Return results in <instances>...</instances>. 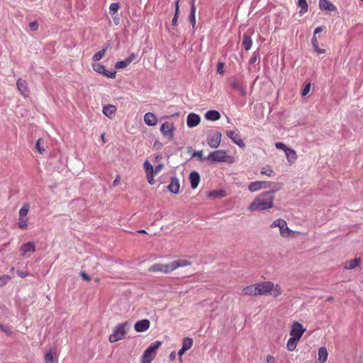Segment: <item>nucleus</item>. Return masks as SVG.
<instances>
[{
	"mask_svg": "<svg viewBox=\"0 0 363 363\" xmlns=\"http://www.w3.org/2000/svg\"><path fill=\"white\" fill-rule=\"evenodd\" d=\"M221 136V133L218 131L211 133L207 140L208 145L211 147L217 148L220 145Z\"/></svg>",
	"mask_w": 363,
	"mask_h": 363,
	"instance_id": "obj_10",
	"label": "nucleus"
},
{
	"mask_svg": "<svg viewBox=\"0 0 363 363\" xmlns=\"http://www.w3.org/2000/svg\"><path fill=\"white\" fill-rule=\"evenodd\" d=\"M261 174L267 175L268 177H272L274 176V172L271 167L267 166L262 168Z\"/></svg>",
	"mask_w": 363,
	"mask_h": 363,
	"instance_id": "obj_37",
	"label": "nucleus"
},
{
	"mask_svg": "<svg viewBox=\"0 0 363 363\" xmlns=\"http://www.w3.org/2000/svg\"><path fill=\"white\" fill-rule=\"evenodd\" d=\"M230 86L233 89H236V90H238L240 86L239 82L236 79H233L230 82Z\"/></svg>",
	"mask_w": 363,
	"mask_h": 363,
	"instance_id": "obj_50",
	"label": "nucleus"
},
{
	"mask_svg": "<svg viewBox=\"0 0 363 363\" xmlns=\"http://www.w3.org/2000/svg\"><path fill=\"white\" fill-rule=\"evenodd\" d=\"M11 279V277L9 275L0 276V286L6 285Z\"/></svg>",
	"mask_w": 363,
	"mask_h": 363,
	"instance_id": "obj_40",
	"label": "nucleus"
},
{
	"mask_svg": "<svg viewBox=\"0 0 363 363\" xmlns=\"http://www.w3.org/2000/svg\"><path fill=\"white\" fill-rule=\"evenodd\" d=\"M258 296L271 294L278 297L281 294V288L279 284L274 285L272 281H262L256 283Z\"/></svg>",
	"mask_w": 363,
	"mask_h": 363,
	"instance_id": "obj_2",
	"label": "nucleus"
},
{
	"mask_svg": "<svg viewBox=\"0 0 363 363\" xmlns=\"http://www.w3.org/2000/svg\"><path fill=\"white\" fill-rule=\"evenodd\" d=\"M361 263V258L356 257L354 259L347 261L345 264L344 268L346 269H353L358 267Z\"/></svg>",
	"mask_w": 363,
	"mask_h": 363,
	"instance_id": "obj_26",
	"label": "nucleus"
},
{
	"mask_svg": "<svg viewBox=\"0 0 363 363\" xmlns=\"http://www.w3.org/2000/svg\"><path fill=\"white\" fill-rule=\"evenodd\" d=\"M27 218H20L18 222V227L21 230H26L28 228Z\"/></svg>",
	"mask_w": 363,
	"mask_h": 363,
	"instance_id": "obj_39",
	"label": "nucleus"
},
{
	"mask_svg": "<svg viewBox=\"0 0 363 363\" xmlns=\"http://www.w3.org/2000/svg\"><path fill=\"white\" fill-rule=\"evenodd\" d=\"M272 182L265 181H256L249 184L248 189L251 192L258 191L262 189H269L271 187Z\"/></svg>",
	"mask_w": 363,
	"mask_h": 363,
	"instance_id": "obj_9",
	"label": "nucleus"
},
{
	"mask_svg": "<svg viewBox=\"0 0 363 363\" xmlns=\"http://www.w3.org/2000/svg\"><path fill=\"white\" fill-rule=\"evenodd\" d=\"M169 357L172 360L174 359H175V352H172L170 355H169Z\"/></svg>",
	"mask_w": 363,
	"mask_h": 363,
	"instance_id": "obj_64",
	"label": "nucleus"
},
{
	"mask_svg": "<svg viewBox=\"0 0 363 363\" xmlns=\"http://www.w3.org/2000/svg\"><path fill=\"white\" fill-rule=\"evenodd\" d=\"M174 124L172 122L164 123L160 128V131L164 137L172 140L174 137Z\"/></svg>",
	"mask_w": 363,
	"mask_h": 363,
	"instance_id": "obj_11",
	"label": "nucleus"
},
{
	"mask_svg": "<svg viewBox=\"0 0 363 363\" xmlns=\"http://www.w3.org/2000/svg\"><path fill=\"white\" fill-rule=\"evenodd\" d=\"M267 363H276V359L274 356L268 354L266 357Z\"/></svg>",
	"mask_w": 363,
	"mask_h": 363,
	"instance_id": "obj_51",
	"label": "nucleus"
},
{
	"mask_svg": "<svg viewBox=\"0 0 363 363\" xmlns=\"http://www.w3.org/2000/svg\"><path fill=\"white\" fill-rule=\"evenodd\" d=\"M17 274L20 277H22V278L27 277V273L22 272V271H18Z\"/></svg>",
	"mask_w": 363,
	"mask_h": 363,
	"instance_id": "obj_59",
	"label": "nucleus"
},
{
	"mask_svg": "<svg viewBox=\"0 0 363 363\" xmlns=\"http://www.w3.org/2000/svg\"><path fill=\"white\" fill-rule=\"evenodd\" d=\"M193 339L191 337H185L182 341V348L185 349L186 351L189 350L193 345Z\"/></svg>",
	"mask_w": 363,
	"mask_h": 363,
	"instance_id": "obj_36",
	"label": "nucleus"
},
{
	"mask_svg": "<svg viewBox=\"0 0 363 363\" xmlns=\"http://www.w3.org/2000/svg\"><path fill=\"white\" fill-rule=\"evenodd\" d=\"M226 135L228 138H230L232 141L238 145L240 147H244L245 146L244 142L240 137V134L238 131L235 130H228L226 132Z\"/></svg>",
	"mask_w": 363,
	"mask_h": 363,
	"instance_id": "obj_12",
	"label": "nucleus"
},
{
	"mask_svg": "<svg viewBox=\"0 0 363 363\" xmlns=\"http://www.w3.org/2000/svg\"><path fill=\"white\" fill-rule=\"evenodd\" d=\"M283 221H284V219H281V218H278L277 220H275L271 225V228H274V227H279L281 225V224H283Z\"/></svg>",
	"mask_w": 363,
	"mask_h": 363,
	"instance_id": "obj_45",
	"label": "nucleus"
},
{
	"mask_svg": "<svg viewBox=\"0 0 363 363\" xmlns=\"http://www.w3.org/2000/svg\"><path fill=\"white\" fill-rule=\"evenodd\" d=\"M287 161L290 164H294L297 160V155L294 150L289 148L285 152Z\"/></svg>",
	"mask_w": 363,
	"mask_h": 363,
	"instance_id": "obj_28",
	"label": "nucleus"
},
{
	"mask_svg": "<svg viewBox=\"0 0 363 363\" xmlns=\"http://www.w3.org/2000/svg\"><path fill=\"white\" fill-rule=\"evenodd\" d=\"M298 340L290 337L286 343V348L289 351L292 352L296 350Z\"/></svg>",
	"mask_w": 363,
	"mask_h": 363,
	"instance_id": "obj_32",
	"label": "nucleus"
},
{
	"mask_svg": "<svg viewBox=\"0 0 363 363\" xmlns=\"http://www.w3.org/2000/svg\"><path fill=\"white\" fill-rule=\"evenodd\" d=\"M106 50H107V48H105L102 50H101L100 51L97 52L96 53H95L92 57V60L95 62H98L101 59H102L106 53Z\"/></svg>",
	"mask_w": 363,
	"mask_h": 363,
	"instance_id": "obj_35",
	"label": "nucleus"
},
{
	"mask_svg": "<svg viewBox=\"0 0 363 363\" xmlns=\"http://www.w3.org/2000/svg\"><path fill=\"white\" fill-rule=\"evenodd\" d=\"M180 0H177L176 1V4H175V13H174V16L176 17H179V2Z\"/></svg>",
	"mask_w": 363,
	"mask_h": 363,
	"instance_id": "obj_53",
	"label": "nucleus"
},
{
	"mask_svg": "<svg viewBox=\"0 0 363 363\" xmlns=\"http://www.w3.org/2000/svg\"><path fill=\"white\" fill-rule=\"evenodd\" d=\"M17 89L22 96L27 97L29 94V89L26 80L18 79L16 82Z\"/></svg>",
	"mask_w": 363,
	"mask_h": 363,
	"instance_id": "obj_14",
	"label": "nucleus"
},
{
	"mask_svg": "<svg viewBox=\"0 0 363 363\" xmlns=\"http://www.w3.org/2000/svg\"><path fill=\"white\" fill-rule=\"evenodd\" d=\"M43 143V139L40 138V139L38 140V141H37V143L35 144V147L37 148V150H38V152L40 153H42L44 151V149L40 147V145Z\"/></svg>",
	"mask_w": 363,
	"mask_h": 363,
	"instance_id": "obj_46",
	"label": "nucleus"
},
{
	"mask_svg": "<svg viewBox=\"0 0 363 363\" xmlns=\"http://www.w3.org/2000/svg\"><path fill=\"white\" fill-rule=\"evenodd\" d=\"M275 191H264L256 196L249 205L248 211L250 212L263 211L272 208L274 202L273 194Z\"/></svg>",
	"mask_w": 363,
	"mask_h": 363,
	"instance_id": "obj_1",
	"label": "nucleus"
},
{
	"mask_svg": "<svg viewBox=\"0 0 363 363\" xmlns=\"http://www.w3.org/2000/svg\"><path fill=\"white\" fill-rule=\"evenodd\" d=\"M0 329H1L3 332H4V333H7V334H10V333H11V331H10V330L6 328V327H5V326H4V325H0Z\"/></svg>",
	"mask_w": 363,
	"mask_h": 363,
	"instance_id": "obj_56",
	"label": "nucleus"
},
{
	"mask_svg": "<svg viewBox=\"0 0 363 363\" xmlns=\"http://www.w3.org/2000/svg\"><path fill=\"white\" fill-rule=\"evenodd\" d=\"M244 296H258L256 284L248 285L242 289Z\"/></svg>",
	"mask_w": 363,
	"mask_h": 363,
	"instance_id": "obj_20",
	"label": "nucleus"
},
{
	"mask_svg": "<svg viewBox=\"0 0 363 363\" xmlns=\"http://www.w3.org/2000/svg\"><path fill=\"white\" fill-rule=\"evenodd\" d=\"M92 68L95 72L99 74H103L106 69L105 67L100 63L93 64Z\"/></svg>",
	"mask_w": 363,
	"mask_h": 363,
	"instance_id": "obj_38",
	"label": "nucleus"
},
{
	"mask_svg": "<svg viewBox=\"0 0 363 363\" xmlns=\"http://www.w3.org/2000/svg\"><path fill=\"white\" fill-rule=\"evenodd\" d=\"M103 74L105 75L108 78L114 79L116 77V72L115 71H106L105 69Z\"/></svg>",
	"mask_w": 363,
	"mask_h": 363,
	"instance_id": "obj_44",
	"label": "nucleus"
},
{
	"mask_svg": "<svg viewBox=\"0 0 363 363\" xmlns=\"http://www.w3.org/2000/svg\"><path fill=\"white\" fill-rule=\"evenodd\" d=\"M205 117L207 120L215 121L220 118V115L218 111L211 110L206 113Z\"/></svg>",
	"mask_w": 363,
	"mask_h": 363,
	"instance_id": "obj_30",
	"label": "nucleus"
},
{
	"mask_svg": "<svg viewBox=\"0 0 363 363\" xmlns=\"http://www.w3.org/2000/svg\"><path fill=\"white\" fill-rule=\"evenodd\" d=\"M200 121L201 118L196 113H191L187 116L186 123L189 128H193L198 125Z\"/></svg>",
	"mask_w": 363,
	"mask_h": 363,
	"instance_id": "obj_17",
	"label": "nucleus"
},
{
	"mask_svg": "<svg viewBox=\"0 0 363 363\" xmlns=\"http://www.w3.org/2000/svg\"><path fill=\"white\" fill-rule=\"evenodd\" d=\"M318 54H323V53H325L326 50L325 49H321V48H317L314 50Z\"/></svg>",
	"mask_w": 363,
	"mask_h": 363,
	"instance_id": "obj_58",
	"label": "nucleus"
},
{
	"mask_svg": "<svg viewBox=\"0 0 363 363\" xmlns=\"http://www.w3.org/2000/svg\"><path fill=\"white\" fill-rule=\"evenodd\" d=\"M319 8L328 11H335L337 7L329 0H319Z\"/></svg>",
	"mask_w": 363,
	"mask_h": 363,
	"instance_id": "obj_18",
	"label": "nucleus"
},
{
	"mask_svg": "<svg viewBox=\"0 0 363 363\" xmlns=\"http://www.w3.org/2000/svg\"><path fill=\"white\" fill-rule=\"evenodd\" d=\"M323 30V28L322 27H317L315 30H314V35L315 36L316 34L320 33L321 31Z\"/></svg>",
	"mask_w": 363,
	"mask_h": 363,
	"instance_id": "obj_61",
	"label": "nucleus"
},
{
	"mask_svg": "<svg viewBox=\"0 0 363 363\" xmlns=\"http://www.w3.org/2000/svg\"><path fill=\"white\" fill-rule=\"evenodd\" d=\"M306 331V328L298 322H294L290 330V336L297 340H300Z\"/></svg>",
	"mask_w": 363,
	"mask_h": 363,
	"instance_id": "obj_8",
	"label": "nucleus"
},
{
	"mask_svg": "<svg viewBox=\"0 0 363 363\" xmlns=\"http://www.w3.org/2000/svg\"><path fill=\"white\" fill-rule=\"evenodd\" d=\"M30 30L32 31L37 30L38 28V24L36 21L30 22L29 23Z\"/></svg>",
	"mask_w": 363,
	"mask_h": 363,
	"instance_id": "obj_49",
	"label": "nucleus"
},
{
	"mask_svg": "<svg viewBox=\"0 0 363 363\" xmlns=\"http://www.w3.org/2000/svg\"><path fill=\"white\" fill-rule=\"evenodd\" d=\"M328 353L325 347H321L318 350V361L319 363H325L327 361Z\"/></svg>",
	"mask_w": 363,
	"mask_h": 363,
	"instance_id": "obj_29",
	"label": "nucleus"
},
{
	"mask_svg": "<svg viewBox=\"0 0 363 363\" xmlns=\"http://www.w3.org/2000/svg\"><path fill=\"white\" fill-rule=\"evenodd\" d=\"M143 167L148 183L153 185L155 183L154 176L157 175L162 170L164 165L160 164L154 168L148 160H145L143 163Z\"/></svg>",
	"mask_w": 363,
	"mask_h": 363,
	"instance_id": "obj_4",
	"label": "nucleus"
},
{
	"mask_svg": "<svg viewBox=\"0 0 363 363\" xmlns=\"http://www.w3.org/2000/svg\"><path fill=\"white\" fill-rule=\"evenodd\" d=\"M30 209L29 203H24L18 211V216L20 218H26V216Z\"/></svg>",
	"mask_w": 363,
	"mask_h": 363,
	"instance_id": "obj_33",
	"label": "nucleus"
},
{
	"mask_svg": "<svg viewBox=\"0 0 363 363\" xmlns=\"http://www.w3.org/2000/svg\"><path fill=\"white\" fill-rule=\"evenodd\" d=\"M195 1L196 0H191V13H190V16H189V21H190V23H191L193 28L195 26V24H196Z\"/></svg>",
	"mask_w": 363,
	"mask_h": 363,
	"instance_id": "obj_31",
	"label": "nucleus"
},
{
	"mask_svg": "<svg viewBox=\"0 0 363 363\" xmlns=\"http://www.w3.org/2000/svg\"><path fill=\"white\" fill-rule=\"evenodd\" d=\"M21 251L23 256H26L28 252H34L35 251V245L33 242H28L21 247Z\"/></svg>",
	"mask_w": 363,
	"mask_h": 363,
	"instance_id": "obj_21",
	"label": "nucleus"
},
{
	"mask_svg": "<svg viewBox=\"0 0 363 363\" xmlns=\"http://www.w3.org/2000/svg\"><path fill=\"white\" fill-rule=\"evenodd\" d=\"M251 33H252L247 30L243 34L242 45L246 51L250 50L252 46Z\"/></svg>",
	"mask_w": 363,
	"mask_h": 363,
	"instance_id": "obj_19",
	"label": "nucleus"
},
{
	"mask_svg": "<svg viewBox=\"0 0 363 363\" xmlns=\"http://www.w3.org/2000/svg\"><path fill=\"white\" fill-rule=\"evenodd\" d=\"M311 43H312V45H313V48L314 50L315 48H318V40H317L316 36H315V35L313 36L312 40H311Z\"/></svg>",
	"mask_w": 363,
	"mask_h": 363,
	"instance_id": "obj_52",
	"label": "nucleus"
},
{
	"mask_svg": "<svg viewBox=\"0 0 363 363\" xmlns=\"http://www.w3.org/2000/svg\"><path fill=\"white\" fill-rule=\"evenodd\" d=\"M225 63L223 62H218L217 65V72L220 74L224 72Z\"/></svg>",
	"mask_w": 363,
	"mask_h": 363,
	"instance_id": "obj_43",
	"label": "nucleus"
},
{
	"mask_svg": "<svg viewBox=\"0 0 363 363\" xmlns=\"http://www.w3.org/2000/svg\"><path fill=\"white\" fill-rule=\"evenodd\" d=\"M189 180L192 189H196L200 182V175L197 172H192L189 174Z\"/></svg>",
	"mask_w": 363,
	"mask_h": 363,
	"instance_id": "obj_24",
	"label": "nucleus"
},
{
	"mask_svg": "<svg viewBox=\"0 0 363 363\" xmlns=\"http://www.w3.org/2000/svg\"><path fill=\"white\" fill-rule=\"evenodd\" d=\"M238 91H239L242 96L246 95V89L245 87L240 86Z\"/></svg>",
	"mask_w": 363,
	"mask_h": 363,
	"instance_id": "obj_57",
	"label": "nucleus"
},
{
	"mask_svg": "<svg viewBox=\"0 0 363 363\" xmlns=\"http://www.w3.org/2000/svg\"><path fill=\"white\" fill-rule=\"evenodd\" d=\"M208 160H210L212 162H226L228 164L235 162L234 157L231 155H227L226 152L221 150L211 152L208 156Z\"/></svg>",
	"mask_w": 363,
	"mask_h": 363,
	"instance_id": "obj_5",
	"label": "nucleus"
},
{
	"mask_svg": "<svg viewBox=\"0 0 363 363\" xmlns=\"http://www.w3.org/2000/svg\"><path fill=\"white\" fill-rule=\"evenodd\" d=\"M80 275L82 276V277L85 279L86 281H90L91 280V278L89 276H88L84 272H82L80 273Z\"/></svg>",
	"mask_w": 363,
	"mask_h": 363,
	"instance_id": "obj_55",
	"label": "nucleus"
},
{
	"mask_svg": "<svg viewBox=\"0 0 363 363\" xmlns=\"http://www.w3.org/2000/svg\"><path fill=\"white\" fill-rule=\"evenodd\" d=\"M116 111V107L113 105H106L103 108V113L109 118H112Z\"/></svg>",
	"mask_w": 363,
	"mask_h": 363,
	"instance_id": "obj_27",
	"label": "nucleus"
},
{
	"mask_svg": "<svg viewBox=\"0 0 363 363\" xmlns=\"http://www.w3.org/2000/svg\"><path fill=\"white\" fill-rule=\"evenodd\" d=\"M130 324L128 321H125L117 325L113 328V333L108 337L109 342L113 343L123 340L130 330Z\"/></svg>",
	"mask_w": 363,
	"mask_h": 363,
	"instance_id": "obj_3",
	"label": "nucleus"
},
{
	"mask_svg": "<svg viewBox=\"0 0 363 363\" xmlns=\"http://www.w3.org/2000/svg\"><path fill=\"white\" fill-rule=\"evenodd\" d=\"M311 84H310V83L307 84L304 86V88H303V91H302V95H303V96H306V95L309 93V91H310V90H311Z\"/></svg>",
	"mask_w": 363,
	"mask_h": 363,
	"instance_id": "obj_48",
	"label": "nucleus"
},
{
	"mask_svg": "<svg viewBox=\"0 0 363 363\" xmlns=\"http://www.w3.org/2000/svg\"><path fill=\"white\" fill-rule=\"evenodd\" d=\"M275 146L277 149L282 150L285 152H286V150L289 149L284 143H276Z\"/></svg>",
	"mask_w": 363,
	"mask_h": 363,
	"instance_id": "obj_47",
	"label": "nucleus"
},
{
	"mask_svg": "<svg viewBox=\"0 0 363 363\" xmlns=\"http://www.w3.org/2000/svg\"><path fill=\"white\" fill-rule=\"evenodd\" d=\"M202 155H203L202 151H199V152H195L194 154V156L199 157L201 158L202 157Z\"/></svg>",
	"mask_w": 363,
	"mask_h": 363,
	"instance_id": "obj_63",
	"label": "nucleus"
},
{
	"mask_svg": "<svg viewBox=\"0 0 363 363\" xmlns=\"http://www.w3.org/2000/svg\"><path fill=\"white\" fill-rule=\"evenodd\" d=\"M178 18L179 17H176L174 16L173 18H172V25L173 26H177V20H178Z\"/></svg>",
	"mask_w": 363,
	"mask_h": 363,
	"instance_id": "obj_60",
	"label": "nucleus"
},
{
	"mask_svg": "<svg viewBox=\"0 0 363 363\" xmlns=\"http://www.w3.org/2000/svg\"><path fill=\"white\" fill-rule=\"evenodd\" d=\"M119 8L120 6L118 3H112L109 6L110 12H113V13H115L118 12Z\"/></svg>",
	"mask_w": 363,
	"mask_h": 363,
	"instance_id": "obj_42",
	"label": "nucleus"
},
{
	"mask_svg": "<svg viewBox=\"0 0 363 363\" xmlns=\"http://www.w3.org/2000/svg\"><path fill=\"white\" fill-rule=\"evenodd\" d=\"M279 228L280 235L284 238L294 237V234L299 235L301 233L300 232H294L289 229L285 220H284L283 224H281Z\"/></svg>",
	"mask_w": 363,
	"mask_h": 363,
	"instance_id": "obj_13",
	"label": "nucleus"
},
{
	"mask_svg": "<svg viewBox=\"0 0 363 363\" xmlns=\"http://www.w3.org/2000/svg\"><path fill=\"white\" fill-rule=\"evenodd\" d=\"M191 264V262L184 259H180L177 260H174L172 262V266L173 271L176 270L179 267H184L187 266H190Z\"/></svg>",
	"mask_w": 363,
	"mask_h": 363,
	"instance_id": "obj_22",
	"label": "nucleus"
},
{
	"mask_svg": "<svg viewBox=\"0 0 363 363\" xmlns=\"http://www.w3.org/2000/svg\"><path fill=\"white\" fill-rule=\"evenodd\" d=\"M162 345L160 341L152 342L142 356V363H150L155 357L156 351Z\"/></svg>",
	"mask_w": 363,
	"mask_h": 363,
	"instance_id": "obj_6",
	"label": "nucleus"
},
{
	"mask_svg": "<svg viewBox=\"0 0 363 363\" xmlns=\"http://www.w3.org/2000/svg\"><path fill=\"white\" fill-rule=\"evenodd\" d=\"M137 55L135 53H131L127 58L123 61L117 62L115 65L116 69H123L127 67L135 58Z\"/></svg>",
	"mask_w": 363,
	"mask_h": 363,
	"instance_id": "obj_15",
	"label": "nucleus"
},
{
	"mask_svg": "<svg viewBox=\"0 0 363 363\" xmlns=\"http://www.w3.org/2000/svg\"><path fill=\"white\" fill-rule=\"evenodd\" d=\"M121 182V177L119 175H118L116 179H114V181L113 182V185L114 186H117L118 185H119Z\"/></svg>",
	"mask_w": 363,
	"mask_h": 363,
	"instance_id": "obj_54",
	"label": "nucleus"
},
{
	"mask_svg": "<svg viewBox=\"0 0 363 363\" xmlns=\"http://www.w3.org/2000/svg\"><path fill=\"white\" fill-rule=\"evenodd\" d=\"M179 182L176 177L171 178V182L168 185V189L173 194H178L179 191Z\"/></svg>",
	"mask_w": 363,
	"mask_h": 363,
	"instance_id": "obj_25",
	"label": "nucleus"
},
{
	"mask_svg": "<svg viewBox=\"0 0 363 363\" xmlns=\"http://www.w3.org/2000/svg\"><path fill=\"white\" fill-rule=\"evenodd\" d=\"M186 350L185 349H184V348H182H182L179 350V352H178L179 356H180V357H181V356H182V355L185 353V352H186Z\"/></svg>",
	"mask_w": 363,
	"mask_h": 363,
	"instance_id": "obj_62",
	"label": "nucleus"
},
{
	"mask_svg": "<svg viewBox=\"0 0 363 363\" xmlns=\"http://www.w3.org/2000/svg\"><path fill=\"white\" fill-rule=\"evenodd\" d=\"M298 6L301 9L300 10V14L303 15L306 13L308 11V6L306 2V0H298Z\"/></svg>",
	"mask_w": 363,
	"mask_h": 363,
	"instance_id": "obj_34",
	"label": "nucleus"
},
{
	"mask_svg": "<svg viewBox=\"0 0 363 363\" xmlns=\"http://www.w3.org/2000/svg\"><path fill=\"white\" fill-rule=\"evenodd\" d=\"M149 272L156 273L162 272L168 274L173 272L172 262L167 264L155 263L152 264L147 269Z\"/></svg>",
	"mask_w": 363,
	"mask_h": 363,
	"instance_id": "obj_7",
	"label": "nucleus"
},
{
	"mask_svg": "<svg viewBox=\"0 0 363 363\" xmlns=\"http://www.w3.org/2000/svg\"><path fill=\"white\" fill-rule=\"evenodd\" d=\"M150 326V322L147 319L139 320L135 324V330L137 332L142 333L146 331Z\"/></svg>",
	"mask_w": 363,
	"mask_h": 363,
	"instance_id": "obj_16",
	"label": "nucleus"
},
{
	"mask_svg": "<svg viewBox=\"0 0 363 363\" xmlns=\"http://www.w3.org/2000/svg\"><path fill=\"white\" fill-rule=\"evenodd\" d=\"M144 121L147 125L153 126L157 124V118L154 113L148 112L144 116Z\"/></svg>",
	"mask_w": 363,
	"mask_h": 363,
	"instance_id": "obj_23",
	"label": "nucleus"
},
{
	"mask_svg": "<svg viewBox=\"0 0 363 363\" xmlns=\"http://www.w3.org/2000/svg\"><path fill=\"white\" fill-rule=\"evenodd\" d=\"M45 363H53V354L51 350L48 352L45 355Z\"/></svg>",
	"mask_w": 363,
	"mask_h": 363,
	"instance_id": "obj_41",
	"label": "nucleus"
}]
</instances>
